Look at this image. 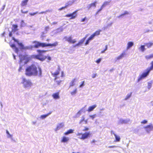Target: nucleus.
<instances>
[{
	"mask_svg": "<svg viewBox=\"0 0 153 153\" xmlns=\"http://www.w3.org/2000/svg\"><path fill=\"white\" fill-rule=\"evenodd\" d=\"M69 140V138L68 137H63L62 140H61V142L65 143L67 142Z\"/></svg>",
	"mask_w": 153,
	"mask_h": 153,
	"instance_id": "nucleus-23",
	"label": "nucleus"
},
{
	"mask_svg": "<svg viewBox=\"0 0 153 153\" xmlns=\"http://www.w3.org/2000/svg\"><path fill=\"white\" fill-rule=\"evenodd\" d=\"M90 117L92 119H93L96 116V114H94L92 115H90Z\"/></svg>",
	"mask_w": 153,
	"mask_h": 153,
	"instance_id": "nucleus-47",
	"label": "nucleus"
},
{
	"mask_svg": "<svg viewBox=\"0 0 153 153\" xmlns=\"http://www.w3.org/2000/svg\"><path fill=\"white\" fill-rule=\"evenodd\" d=\"M29 0H22L21 3V6L23 7L26 6L27 4V2Z\"/></svg>",
	"mask_w": 153,
	"mask_h": 153,
	"instance_id": "nucleus-21",
	"label": "nucleus"
},
{
	"mask_svg": "<svg viewBox=\"0 0 153 153\" xmlns=\"http://www.w3.org/2000/svg\"><path fill=\"white\" fill-rule=\"evenodd\" d=\"M58 44V42H56L52 44H47V47L50 46L51 47H55Z\"/></svg>",
	"mask_w": 153,
	"mask_h": 153,
	"instance_id": "nucleus-20",
	"label": "nucleus"
},
{
	"mask_svg": "<svg viewBox=\"0 0 153 153\" xmlns=\"http://www.w3.org/2000/svg\"><path fill=\"white\" fill-rule=\"evenodd\" d=\"M45 31H48L49 29V27L48 26H47L45 27Z\"/></svg>",
	"mask_w": 153,
	"mask_h": 153,
	"instance_id": "nucleus-42",
	"label": "nucleus"
},
{
	"mask_svg": "<svg viewBox=\"0 0 153 153\" xmlns=\"http://www.w3.org/2000/svg\"><path fill=\"white\" fill-rule=\"evenodd\" d=\"M85 123H87V120H85Z\"/></svg>",
	"mask_w": 153,
	"mask_h": 153,
	"instance_id": "nucleus-63",
	"label": "nucleus"
},
{
	"mask_svg": "<svg viewBox=\"0 0 153 153\" xmlns=\"http://www.w3.org/2000/svg\"><path fill=\"white\" fill-rule=\"evenodd\" d=\"M109 2L108 1H105L102 5L101 7L103 8L104 7L108 4Z\"/></svg>",
	"mask_w": 153,
	"mask_h": 153,
	"instance_id": "nucleus-34",
	"label": "nucleus"
},
{
	"mask_svg": "<svg viewBox=\"0 0 153 153\" xmlns=\"http://www.w3.org/2000/svg\"><path fill=\"white\" fill-rule=\"evenodd\" d=\"M60 68L59 67L53 73H52L51 74L53 77H55L54 79H56L57 78V76L59 74Z\"/></svg>",
	"mask_w": 153,
	"mask_h": 153,
	"instance_id": "nucleus-10",
	"label": "nucleus"
},
{
	"mask_svg": "<svg viewBox=\"0 0 153 153\" xmlns=\"http://www.w3.org/2000/svg\"><path fill=\"white\" fill-rule=\"evenodd\" d=\"M97 106V105H94L92 106H90L89 107L88 109L87 110V111L88 112H90L91 111L93 110Z\"/></svg>",
	"mask_w": 153,
	"mask_h": 153,
	"instance_id": "nucleus-18",
	"label": "nucleus"
},
{
	"mask_svg": "<svg viewBox=\"0 0 153 153\" xmlns=\"http://www.w3.org/2000/svg\"><path fill=\"white\" fill-rule=\"evenodd\" d=\"M131 96V94L128 95L127 96L126 99H127L129 98Z\"/></svg>",
	"mask_w": 153,
	"mask_h": 153,
	"instance_id": "nucleus-59",
	"label": "nucleus"
},
{
	"mask_svg": "<svg viewBox=\"0 0 153 153\" xmlns=\"http://www.w3.org/2000/svg\"><path fill=\"white\" fill-rule=\"evenodd\" d=\"M150 65L151 66L147 68L145 71L137 79L138 82L147 77L149 75L150 71L153 70V61H152L151 62Z\"/></svg>",
	"mask_w": 153,
	"mask_h": 153,
	"instance_id": "nucleus-3",
	"label": "nucleus"
},
{
	"mask_svg": "<svg viewBox=\"0 0 153 153\" xmlns=\"http://www.w3.org/2000/svg\"><path fill=\"white\" fill-rule=\"evenodd\" d=\"M25 74L27 76H42V70L39 66H37L34 64H32L27 66L25 69Z\"/></svg>",
	"mask_w": 153,
	"mask_h": 153,
	"instance_id": "nucleus-1",
	"label": "nucleus"
},
{
	"mask_svg": "<svg viewBox=\"0 0 153 153\" xmlns=\"http://www.w3.org/2000/svg\"><path fill=\"white\" fill-rule=\"evenodd\" d=\"M128 14V13L127 11H125V12H124V13L121 14L120 16H118V17H121V16H124V15H126V14Z\"/></svg>",
	"mask_w": 153,
	"mask_h": 153,
	"instance_id": "nucleus-38",
	"label": "nucleus"
},
{
	"mask_svg": "<svg viewBox=\"0 0 153 153\" xmlns=\"http://www.w3.org/2000/svg\"><path fill=\"white\" fill-rule=\"evenodd\" d=\"M84 81H83L81 83V84L79 85V87H82L84 85Z\"/></svg>",
	"mask_w": 153,
	"mask_h": 153,
	"instance_id": "nucleus-49",
	"label": "nucleus"
},
{
	"mask_svg": "<svg viewBox=\"0 0 153 153\" xmlns=\"http://www.w3.org/2000/svg\"><path fill=\"white\" fill-rule=\"evenodd\" d=\"M22 83L24 87L25 88H29L30 87L33 85L30 80L27 79L25 78H23Z\"/></svg>",
	"mask_w": 153,
	"mask_h": 153,
	"instance_id": "nucleus-5",
	"label": "nucleus"
},
{
	"mask_svg": "<svg viewBox=\"0 0 153 153\" xmlns=\"http://www.w3.org/2000/svg\"><path fill=\"white\" fill-rule=\"evenodd\" d=\"M126 52L125 51H123L119 56L116 58V60L122 59L126 55Z\"/></svg>",
	"mask_w": 153,
	"mask_h": 153,
	"instance_id": "nucleus-12",
	"label": "nucleus"
},
{
	"mask_svg": "<svg viewBox=\"0 0 153 153\" xmlns=\"http://www.w3.org/2000/svg\"><path fill=\"white\" fill-rule=\"evenodd\" d=\"M50 39H47V40H46V41H49V40Z\"/></svg>",
	"mask_w": 153,
	"mask_h": 153,
	"instance_id": "nucleus-64",
	"label": "nucleus"
},
{
	"mask_svg": "<svg viewBox=\"0 0 153 153\" xmlns=\"http://www.w3.org/2000/svg\"><path fill=\"white\" fill-rule=\"evenodd\" d=\"M51 112H49L47 114L42 115L41 116V118L42 119H44V118H45L47 117L49 115L51 114Z\"/></svg>",
	"mask_w": 153,
	"mask_h": 153,
	"instance_id": "nucleus-33",
	"label": "nucleus"
},
{
	"mask_svg": "<svg viewBox=\"0 0 153 153\" xmlns=\"http://www.w3.org/2000/svg\"><path fill=\"white\" fill-rule=\"evenodd\" d=\"M111 133H112L114 134V136H115V142L119 141L120 140V137L119 136L117 135V134H115L114 133V132H113V131H111Z\"/></svg>",
	"mask_w": 153,
	"mask_h": 153,
	"instance_id": "nucleus-17",
	"label": "nucleus"
},
{
	"mask_svg": "<svg viewBox=\"0 0 153 153\" xmlns=\"http://www.w3.org/2000/svg\"><path fill=\"white\" fill-rule=\"evenodd\" d=\"M69 3V2H68L67 3V4H66L65 6L59 8L58 10L60 11L66 8L68 6V5H70L72 4V3H70L68 4Z\"/></svg>",
	"mask_w": 153,
	"mask_h": 153,
	"instance_id": "nucleus-25",
	"label": "nucleus"
},
{
	"mask_svg": "<svg viewBox=\"0 0 153 153\" xmlns=\"http://www.w3.org/2000/svg\"><path fill=\"white\" fill-rule=\"evenodd\" d=\"M147 123V121L146 120H144L141 122V123L143 124H145Z\"/></svg>",
	"mask_w": 153,
	"mask_h": 153,
	"instance_id": "nucleus-43",
	"label": "nucleus"
},
{
	"mask_svg": "<svg viewBox=\"0 0 153 153\" xmlns=\"http://www.w3.org/2000/svg\"><path fill=\"white\" fill-rule=\"evenodd\" d=\"M153 45V43L151 42L146 43L145 44V45L147 46L148 48L151 47Z\"/></svg>",
	"mask_w": 153,
	"mask_h": 153,
	"instance_id": "nucleus-30",
	"label": "nucleus"
},
{
	"mask_svg": "<svg viewBox=\"0 0 153 153\" xmlns=\"http://www.w3.org/2000/svg\"><path fill=\"white\" fill-rule=\"evenodd\" d=\"M101 30H98L96 31L94 33L92 34L93 35L94 37L95 36H98L100 34V32Z\"/></svg>",
	"mask_w": 153,
	"mask_h": 153,
	"instance_id": "nucleus-31",
	"label": "nucleus"
},
{
	"mask_svg": "<svg viewBox=\"0 0 153 153\" xmlns=\"http://www.w3.org/2000/svg\"><path fill=\"white\" fill-rule=\"evenodd\" d=\"M96 142V141L95 140H93L92 141H91V143H95V142Z\"/></svg>",
	"mask_w": 153,
	"mask_h": 153,
	"instance_id": "nucleus-61",
	"label": "nucleus"
},
{
	"mask_svg": "<svg viewBox=\"0 0 153 153\" xmlns=\"http://www.w3.org/2000/svg\"><path fill=\"white\" fill-rule=\"evenodd\" d=\"M52 24H57V22H53L52 23Z\"/></svg>",
	"mask_w": 153,
	"mask_h": 153,
	"instance_id": "nucleus-62",
	"label": "nucleus"
},
{
	"mask_svg": "<svg viewBox=\"0 0 153 153\" xmlns=\"http://www.w3.org/2000/svg\"><path fill=\"white\" fill-rule=\"evenodd\" d=\"M107 48H108V46H107V45H106L105 46V49L103 50V51H101V53H104L105 52V51L107 50Z\"/></svg>",
	"mask_w": 153,
	"mask_h": 153,
	"instance_id": "nucleus-39",
	"label": "nucleus"
},
{
	"mask_svg": "<svg viewBox=\"0 0 153 153\" xmlns=\"http://www.w3.org/2000/svg\"><path fill=\"white\" fill-rule=\"evenodd\" d=\"M12 31H11L10 32L9 34V35L10 37L12 36Z\"/></svg>",
	"mask_w": 153,
	"mask_h": 153,
	"instance_id": "nucleus-54",
	"label": "nucleus"
},
{
	"mask_svg": "<svg viewBox=\"0 0 153 153\" xmlns=\"http://www.w3.org/2000/svg\"><path fill=\"white\" fill-rule=\"evenodd\" d=\"M21 12L22 13H27L28 12V11H27L24 12V11H23L22 10H21Z\"/></svg>",
	"mask_w": 153,
	"mask_h": 153,
	"instance_id": "nucleus-57",
	"label": "nucleus"
},
{
	"mask_svg": "<svg viewBox=\"0 0 153 153\" xmlns=\"http://www.w3.org/2000/svg\"><path fill=\"white\" fill-rule=\"evenodd\" d=\"M6 133H7V134L8 135H9L10 137H12V135H10V134H9V132L7 130V131H6Z\"/></svg>",
	"mask_w": 153,
	"mask_h": 153,
	"instance_id": "nucleus-58",
	"label": "nucleus"
},
{
	"mask_svg": "<svg viewBox=\"0 0 153 153\" xmlns=\"http://www.w3.org/2000/svg\"><path fill=\"white\" fill-rule=\"evenodd\" d=\"M91 133L90 132H85L84 133H78L76 134L77 136H80L81 137H79V138L81 140H85L89 137L91 135Z\"/></svg>",
	"mask_w": 153,
	"mask_h": 153,
	"instance_id": "nucleus-4",
	"label": "nucleus"
},
{
	"mask_svg": "<svg viewBox=\"0 0 153 153\" xmlns=\"http://www.w3.org/2000/svg\"><path fill=\"white\" fill-rule=\"evenodd\" d=\"M101 60V58H99L97 59V60L96 61V62L97 63V64L99 63L100 62Z\"/></svg>",
	"mask_w": 153,
	"mask_h": 153,
	"instance_id": "nucleus-44",
	"label": "nucleus"
},
{
	"mask_svg": "<svg viewBox=\"0 0 153 153\" xmlns=\"http://www.w3.org/2000/svg\"><path fill=\"white\" fill-rule=\"evenodd\" d=\"M77 10H76L72 13L70 14H67L65 16L67 17H71L70 19H75L77 16L76 12Z\"/></svg>",
	"mask_w": 153,
	"mask_h": 153,
	"instance_id": "nucleus-9",
	"label": "nucleus"
},
{
	"mask_svg": "<svg viewBox=\"0 0 153 153\" xmlns=\"http://www.w3.org/2000/svg\"><path fill=\"white\" fill-rule=\"evenodd\" d=\"M94 37L93 35L92 34L88 38V40H92L94 38Z\"/></svg>",
	"mask_w": 153,
	"mask_h": 153,
	"instance_id": "nucleus-40",
	"label": "nucleus"
},
{
	"mask_svg": "<svg viewBox=\"0 0 153 153\" xmlns=\"http://www.w3.org/2000/svg\"><path fill=\"white\" fill-rule=\"evenodd\" d=\"M38 13V12H35V13H29V14L30 16H33L34 15L36 14H37Z\"/></svg>",
	"mask_w": 153,
	"mask_h": 153,
	"instance_id": "nucleus-45",
	"label": "nucleus"
},
{
	"mask_svg": "<svg viewBox=\"0 0 153 153\" xmlns=\"http://www.w3.org/2000/svg\"><path fill=\"white\" fill-rule=\"evenodd\" d=\"M19 57L20 59V61H19L20 64H21L23 60H27L28 59L27 56L26 55L20 54L19 55Z\"/></svg>",
	"mask_w": 153,
	"mask_h": 153,
	"instance_id": "nucleus-7",
	"label": "nucleus"
},
{
	"mask_svg": "<svg viewBox=\"0 0 153 153\" xmlns=\"http://www.w3.org/2000/svg\"><path fill=\"white\" fill-rule=\"evenodd\" d=\"M85 120V118L84 117H82V119L80 120L79 122V123H82Z\"/></svg>",
	"mask_w": 153,
	"mask_h": 153,
	"instance_id": "nucleus-48",
	"label": "nucleus"
},
{
	"mask_svg": "<svg viewBox=\"0 0 153 153\" xmlns=\"http://www.w3.org/2000/svg\"><path fill=\"white\" fill-rule=\"evenodd\" d=\"M33 43H34L35 45H34V47L35 48H39V42L36 41H34L33 42Z\"/></svg>",
	"mask_w": 153,
	"mask_h": 153,
	"instance_id": "nucleus-24",
	"label": "nucleus"
},
{
	"mask_svg": "<svg viewBox=\"0 0 153 153\" xmlns=\"http://www.w3.org/2000/svg\"><path fill=\"white\" fill-rule=\"evenodd\" d=\"M48 12V11H47V10L46 11H42V12H41L39 13L43 14L44 13H46V12Z\"/></svg>",
	"mask_w": 153,
	"mask_h": 153,
	"instance_id": "nucleus-56",
	"label": "nucleus"
},
{
	"mask_svg": "<svg viewBox=\"0 0 153 153\" xmlns=\"http://www.w3.org/2000/svg\"><path fill=\"white\" fill-rule=\"evenodd\" d=\"M89 129V128H88L87 127H85V128L84 129H83L82 131H87Z\"/></svg>",
	"mask_w": 153,
	"mask_h": 153,
	"instance_id": "nucleus-50",
	"label": "nucleus"
},
{
	"mask_svg": "<svg viewBox=\"0 0 153 153\" xmlns=\"http://www.w3.org/2000/svg\"><path fill=\"white\" fill-rule=\"evenodd\" d=\"M144 128L147 133H149L153 130V126L152 124H150L144 127Z\"/></svg>",
	"mask_w": 153,
	"mask_h": 153,
	"instance_id": "nucleus-8",
	"label": "nucleus"
},
{
	"mask_svg": "<svg viewBox=\"0 0 153 153\" xmlns=\"http://www.w3.org/2000/svg\"><path fill=\"white\" fill-rule=\"evenodd\" d=\"M97 3V1H95L93 3H91L90 4H89L88 6L87 7L88 9H89L92 7H95L96 6V4Z\"/></svg>",
	"mask_w": 153,
	"mask_h": 153,
	"instance_id": "nucleus-16",
	"label": "nucleus"
},
{
	"mask_svg": "<svg viewBox=\"0 0 153 153\" xmlns=\"http://www.w3.org/2000/svg\"><path fill=\"white\" fill-rule=\"evenodd\" d=\"M59 91L53 94L52 95V97L54 99H59Z\"/></svg>",
	"mask_w": 153,
	"mask_h": 153,
	"instance_id": "nucleus-14",
	"label": "nucleus"
},
{
	"mask_svg": "<svg viewBox=\"0 0 153 153\" xmlns=\"http://www.w3.org/2000/svg\"><path fill=\"white\" fill-rule=\"evenodd\" d=\"M37 52L39 53L38 54L34 55V57L35 58L38 59L41 61H43L45 60L46 59H48V62H49L52 59L49 56H44L42 54L46 52V50H37Z\"/></svg>",
	"mask_w": 153,
	"mask_h": 153,
	"instance_id": "nucleus-2",
	"label": "nucleus"
},
{
	"mask_svg": "<svg viewBox=\"0 0 153 153\" xmlns=\"http://www.w3.org/2000/svg\"><path fill=\"white\" fill-rule=\"evenodd\" d=\"M64 38L67 41L70 43L74 44L76 42L75 39L72 40V37L71 36H69L68 37H65Z\"/></svg>",
	"mask_w": 153,
	"mask_h": 153,
	"instance_id": "nucleus-11",
	"label": "nucleus"
},
{
	"mask_svg": "<svg viewBox=\"0 0 153 153\" xmlns=\"http://www.w3.org/2000/svg\"><path fill=\"white\" fill-rule=\"evenodd\" d=\"M18 26L17 25L13 24L12 25V32H15L19 30L18 29Z\"/></svg>",
	"mask_w": 153,
	"mask_h": 153,
	"instance_id": "nucleus-13",
	"label": "nucleus"
},
{
	"mask_svg": "<svg viewBox=\"0 0 153 153\" xmlns=\"http://www.w3.org/2000/svg\"><path fill=\"white\" fill-rule=\"evenodd\" d=\"M76 92H77V89L76 88L73 91H72L71 92V94L72 95H74L76 93Z\"/></svg>",
	"mask_w": 153,
	"mask_h": 153,
	"instance_id": "nucleus-35",
	"label": "nucleus"
},
{
	"mask_svg": "<svg viewBox=\"0 0 153 153\" xmlns=\"http://www.w3.org/2000/svg\"><path fill=\"white\" fill-rule=\"evenodd\" d=\"M115 147H116L115 146H109L108 147L109 148H114Z\"/></svg>",
	"mask_w": 153,
	"mask_h": 153,
	"instance_id": "nucleus-60",
	"label": "nucleus"
},
{
	"mask_svg": "<svg viewBox=\"0 0 153 153\" xmlns=\"http://www.w3.org/2000/svg\"><path fill=\"white\" fill-rule=\"evenodd\" d=\"M103 8L101 6V7H100V8L96 12V14H98L100 11L101 10H102Z\"/></svg>",
	"mask_w": 153,
	"mask_h": 153,
	"instance_id": "nucleus-41",
	"label": "nucleus"
},
{
	"mask_svg": "<svg viewBox=\"0 0 153 153\" xmlns=\"http://www.w3.org/2000/svg\"><path fill=\"white\" fill-rule=\"evenodd\" d=\"M64 126V124L63 123H61L59 124L56 128V130H58L60 128H62Z\"/></svg>",
	"mask_w": 153,
	"mask_h": 153,
	"instance_id": "nucleus-26",
	"label": "nucleus"
},
{
	"mask_svg": "<svg viewBox=\"0 0 153 153\" xmlns=\"http://www.w3.org/2000/svg\"><path fill=\"white\" fill-rule=\"evenodd\" d=\"M12 39L15 42H16L18 43L21 49L26 50L29 49L30 48V47L29 46L24 47V45H23L22 43L19 42V41L18 40L15 39L14 37H12Z\"/></svg>",
	"mask_w": 153,
	"mask_h": 153,
	"instance_id": "nucleus-6",
	"label": "nucleus"
},
{
	"mask_svg": "<svg viewBox=\"0 0 153 153\" xmlns=\"http://www.w3.org/2000/svg\"><path fill=\"white\" fill-rule=\"evenodd\" d=\"M90 40H88V39L86 40V41L85 43V45H88L89 43V42Z\"/></svg>",
	"mask_w": 153,
	"mask_h": 153,
	"instance_id": "nucleus-51",
	"label": "nucleus"
},
{
	"mask_svg": "<svg viewBox=\"0 0 153 153\" xmlns=\"http://www.w3.org/2000/svg\"><path fill=\"white\" fill-rule=\"evenodd\" d=\"M152 82H148V88L149 89H150L152 87Z\"/></svg>",
	"mask_w": 153,
	"mask_h": 153,
	"instance_id": "nucleus-36",
	"label": "nucleus"
},
{
	"mask_svg": "<svg viewBox=\"0 0 153 153\" xmlns=\"http://www.w3.org/2000/svg\"><path fill=\"white\" fill-rule=\"evenodd\" d=\"M5 34V32H4L2 34H1V36L2 37H3L4 36Z\"/></svg>",
	"mask_w": 153,
	"mask_h": 153,
	"instance_id": "nucleus-55",
	"label": "nucleus"
},
{
	"mask_svg": "<svg viewBox=\"0 0 153 153\" xmlns=\"http://www.w3.org/2000/svg\"><path fill=\"white\" fill-rule=\"evenodd\" d=\"M39 47H42V48L47 47V44L45 43H41L39 42Z\"/></svg>",
	"mask_w": 153,
	"mask_h": 153,
	"instance_id": "nucleus-27",
	"label": "nucleus"
},
{
	"mask_svg": "<svg viewBox=\"0 0 153 153\" xmlns=\"http://www.w3.org/2000/svg\"><path fill=\"white\" fill-rule=\"evenodd\" d=\"M97 74H93L92 75V77L93 78H95V77L97 76Z\"/></svg>",
	"mask_w": 153,
	"mask_h": 153,
	"instance_id": "nucleus-52",
	"label": "nucleus"
},
{
	"mask_svg": "<svg viewBox=\"0 0 153 153\" xmlns=\"http://www.w3.org/2000/svg\"><path fill=\"white\" fill-rule=\"evenodd\" d=\"M10 46L12 48H15L14 51L16 53H18L19 51V48L16 47L15 45L14 44H10Z\"/></svg>",
	"mask_w": 153,
	"mask_h": 153,
	"instance_id": "nucleus-15",
	"label": "nucleus"
},
{
	"mask_svg": "<svg viewBox=\"0 0 153 153\" xmlns=\"http://www.w3.org/2000/svg\"><path fill=\"white\" fill-rule=\"evenodd\" d=\"M140 48L142 51L143 52L145 50V46L144 45H141L140 46Z\"/></svg>",
	"mask_w": 153,
	"mask_h": 153,
	"instance_id": "nucleus-37",
	"label": "nucleus"
},
{
	"mask_svg": "<svg viewBox=\"0 0 153 153\" xmlns=\"http://www.w3.org/2000/svg\"><path fill=\"white\" fill-rule=\"evenodd\" d=\"M86 20L87 21L88 20V19H87L86 17H85L84 18L82 19L81 20V22H84Z\"/></svg>",
	"mask_w": 153,
	"mask_h": 153,
	"instance_id": "nucleus-46",
	"label": "nucleus"
},
{
	"mask_svg": "<svg viewBox=\"0 0 153 153\" xmlns=\"http://www.w3.org/2000/svg\"><path fill=\"white\" fill-rule=\"evenodd\" d=\"M76 80V79L74 78L71 81L70 84V87L73 86L74 85Z\"/></svg>",
	"mask_w": 153,
	"mask_h": 153,
	"instance_id": "nucleus-28",
	"label": "nucleus"
},
{
	"mask_svg": "<svg viewBox=\"0 0 153 153\" xmlns=\"http://www.w3.org/2000/svg\"><path fill=\"white\" fill-rule=\"evenodd\" d=\"M86 36L85 37L83 38H82V39H81V40H80L78 42V43L76 45L78 46L82 44L85 41V40L86 38Z\"/></svg>",
	"mask_w": 153,
	"mask_h": 153,
	"instance_id": "nucleus-19",
	"label": "nucleus"
},
{
	"mask_svg": "<svg viewBox=\"0 0 153 153\" xmlns=\"http://www.w3.org/2000/svg\"><path fill=\"white\" fill-rule=\"evenodd\" d=\"M133 45V43L132 42H128L127 44V49H128L130 47H131Z\"/></svg>",
	"mask_w": 153,
	"mask_h": 153,
	"instance_id": "nucleus-29",
	"label": "nucleus"
},
{
	"mask_svg": "<svg viewBox=\"0 0 153 153\" xmlns=\"http://www.w3.org/2000/svg\"><path fill=\"white\" fill-rule=\"evenodd\" d=\"M145 57L147 59H150L153 58V54H151L149 55L146 56Z\"/></svg>",
	"mask_w": 153,
	"mask_h": 153,
	"instance_id": "nucleus-32",
	"label": "nucleus"
},
{
	"mask_svg": "<svg viewBox=\"0 0 153 153\" xmlns=\"http://www.w3.org/2000/svg\"><path fill=\"white\" fill-rule=\"evenodd\" d=\"M74 130L72 129H70L67 131L65 132L64 134L65 135H67L70 134L74 132Z\"/></svg>",
	"mask_w": 153,
	"mask_h": 153,
	"instance_id": "nucleus-22",
	"label": "nucleus"
},
{
	"mask_svg": "<svg viewBox=\"0 0 153 153\" xmlns=\"http://www.w3.org/2000/svg\"><path fill=\"white\" fill-rule=\"evenodd\" d=\"M22 70V66H21L19 69V70H18V71H19L20 72L21 71V70Z\"/></svg>",
	"mask_w": 153,
	"mask_h": 153,
	"instance_id": "nucleus-53",
	"label": "nucleus"
}]
</instances>
